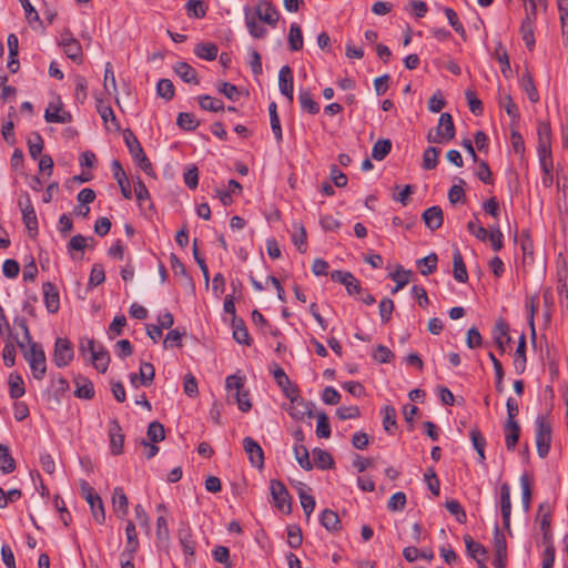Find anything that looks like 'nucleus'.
Instances as JSON below:
<instances>
[{
    "instance_id": "nucleus-1",
    "label": "nucleus",
    "mask_w": 568,
    "mask_h": 568,
    "mask_svg": "<svg viewBox=\"0 0 568 568\" xmlns=\"http://www.w3.org/2000/svg\"><path fill=\"white\" fill-rule=\"evenodd\" d=\"M18 325L23 331L24 341L29 344V348L26 347L23 341H17L19 348L23 352L26 361L29 363L32 371V375L36 379L41 381L47 372L45 354L41 344L32 342L30 331L27 322L23 318L17 321Z\"/></svg>"
},
{
    "instance_id": "nucleus-2",
    "label": "nucleus",
    "mask_w": 568,
    "mask_h": 568,
    "mask_svg": "<svg viewBox=\"0 0 568 568\" xmlns=\"http://www.w3.org/2000/svg\"><path fill=\"white\" fill-rule=\"evenodd\" d=\"M124 142L129 149L136 165L148 175H154L153 166L144 153V150L139 142L138 138L131 130H126L123 133Z\"/></svg>"
},
{
    "instance_id": "nucleus-3",
    "label": "nucleus",
    "mask_w": 568,
    "mask_h": 568,
    "mask_svg": "<svg viewBox=\"0 0 568 568\" xmlns=\"http://www.w3.org/2000/svg\"><path fill=\"white\" fill-rule=\"evenodd\" d=\"M80 489L82 497L90 505L93 518L98 524L105 520V511L101 497L94 491L87 480H80Z\"/></svg>"
},
{
    "instance_id": "nucleus-4",
    "label": "nucleus",
    "mask_w": 568,
    "mask_h": 568,
    "mask_svg": "<svg viewBox=\"0 0 568 568\" xmlns=\"http://www.w3.org/2000/svg\"><path fill=\"white\" fill-rule=\"evenodd\" d=\"M551 425L545 416H538L536 419V446L540 458H545L550 450Z\"/></svg>"
},
{
    "instance_id": "nucleus-5",
    "label": "nucleus",
    "mask_w": 568,
    "mask_h": 568,
    "mask_svg": "<svg viewBox=\"0 0 568 568\" xmlns=\"http://www.w3.org/2000/svg\"><path fill=\"white\" fill-rule=\"evenodd\" d=\"M270 490L275 506L282 513L290 514L292 510L291 496L285 485L281 480L272 479Z\"/></svg>"
},
{
    "instance_id": "nucleus-6",
    "label": "nucleus",
    "mask_w": 568,
    "mask_h": 568,
    "mask_svg": "<svg viewBox=\"0 0 568 568\" xmlns=\"http://www.w3.org/2000/svg\"><path fill=\"white\" fill-rule=\"evenodd\" d=\"M74 357L73 345L68 338L55 339L53 362L58 367L68 366Z\"/></svg>"
},
{
    "instance_id": "nucleus-7",
    "label": "nucleus",
    "mask_w": 568,
    "mask_h": 568,
    "mask_svg": "<svg viewBox=\"0 0 568 568\" xmlns=\"http://www.w3.org/2000/svg\"><path fill=\"white\" fill-rule=\"evenodd\" d=\"M287 398L290 399V405L286 407V412L293 419L302 420L306 416H312L311 404L304 400L300 392L292 394Z\"/></svg>"
},
{
    "instance_id": "nucleus-8",
    "label": "nucleus",
    "mask_w": 568,
    "mask_h": 568,
    "mask_svg": "<svg viewBox=\"0 0 568 568\" xmlns=\"http://www.w3.org/2000/svg\"><path fill=\"white\" fill-rule=\"evenodd\" d=\"M499 506L503 517L504 528L508 535H511L510 516H511V499H510V486L504 483L499 487Z\"/></svg>"
},
{
    "instance_id": "nucleus-9",
    "label": "nucleus",
    "mask_w": 568,
    "mask_h": 568,
    "mask_svg": "<svg viewBox=\"0 0 568 568\" xmlns=\"http://www.w3.org/2000/svg\"><path fill=\"white\" fill-rule=\"evenodd\" d=\"M331 278L334 282L343 284L349 295L362 293L359 281L351 272L336 270L331 273Z\"/></svg>"
},
{
    "instance_id": "nucleus-10",
    "label": "nucleus",
    "mask_w": 568,
    "mask_h": 568,
    "mask_svg": "<svg viewBox=\"0 0 568 568\" xmlns=\"http://www.w3.org/2000/svg\"><path fill=\"white\" fill-rule=\"evenodd\" d=\"M243 448L248 456L251 464L261 469L264 466V452L261 445L252 437H245L243 439Z\"/></svg>"
},
{
    "instance_id": "nucleus-11",
    "label": "nucleus",
    "mask_w": 568,
    "mask_h": 568,
    "mask_svg": "<svg viewBox=\"0 0 568 568\" xmlns=\"http://www.w3.org/2000/svg\"><path fill=\"white\" fill-rule=\"evenodd\" d=\"M551 518L552 514L549 504H540L537 511V519L539 520L540 530L542 531L544 542H551Z\"/></svg>"
},
{
    "instance_id": "nucleus-12",
    "label": "nucleus",
    "mask_w": 568,
    "mask_h": 568,
    "mask_svg": "<svg viewBox=\"0 0 568 568\" xmlns=\"http://www.w3.org/2000/svg\"><path fill=\"white\" fill-rule=\"evenodd\" d=\"M44 119L48 123H68L71 121V115L63 111L60 98H57V101L49 103Z\"/></svg>"
},
{
    "instance_id": "nucleus-13",
    "label": "nucleus",
    "mask_w": 568,
    "mask_h": 568,
    "mask_svg": "<svg viewBox=\"0 0 568 568\" xmlns=\"http://www.w3.org/2000/svg\"><path fill=\"white\" fill-rule=\"evenodd\" d=\"M42 292L48 312L51 314L57 313L60 307V295L57 286L51 282H45L42 284Z\"/></svg>"
},
{
    "instance_id": "nucleus-14",
    "label": "nucleus",
    "mask_w": 568,
    "mask_h": 568,
    "mask_svg": "<svg viewBox=\"0 0 568 568\" xmlns=\"http://www.w3.org/2000/svg\"><path fill=\"white\" fill-rule=\"evenodd\" d=\"M110 447L113 455H120L123 452L124 434L118 420L110 422L109 428Z\"/></svg>"
},
{
    "instance_id": "nucleus-15",
    "label": "nucleus",
    "mask_w": 568,
    "mask_h": 568,
    "mask_svg": "<svg viewBox=\"0 0 568 568\" xmlns=\"http://www.w3.org/2000/svg\"><path fill=\"white\" fill-rule=\"evenodd\" d=\"M422 219L425 225L430 231H436L442 227L444 222L443 210L438 205H434L424 211Z\"/></svg>"
},
{
    "instance_id": "nucleus-16",
    "label": "nucleus",
    "mask_w": 568,
    "mask_h": 568,
    "mask_svg": "<svg viewBox=\"0 0 568 568\" xmlns=\"http://www.w3.org/2000/svg\"><path fill=\"white\" fill-rule=\"evenodd\" d=\"M436 134L444 140V142L450 141L455 136V125L453 116L449 113H442L437 126Z\"/></svg>"
},
{
    "instance_id": "nucleus-17",
    "label": "nucleus",
    "mask_w": 568,
    "mask_h": 568,
    "mask_svg": "<svg viewBox=\"0 0 568 568\" xmlns=\"http://www.w3.org/2000/svg\"><path fill=\"white\" fill-rule=\"evenodd\" d=\"M534 17L535 11L530 10L527 12L526 18L523 20L520 26V34L525 45L531 50L535 47V36H534Z\"/></svg>"
},
{
    "instance_id": "nucleus-18",
    "label": "nucleus",
    "mask_w": 568,
    "mask_h": 568,
    "mask_svg": "<svg viewBox=\"0 0 568 568\" xmlns=\"http://www.w3.org/2000/svg\"><path fill=\"white\" fill-rule=\"evenodd\" d=\"M113 510L121 519L129 513V499L121 487H115L112 494Z\"/></svg>"
},
{
    "instance_id": "nucleus-19",
    "label": "nucleus",
    "mask_w": 568,
    "mask_h": 568,
    "mask_svg": "<svg viewBox=\"0 0 568 568\" xmlns=\"http://www.w3.org/2000/svg\"><path fill=\"white\" fill-rule=\"evenodd\" d=\"M256 14L260 21H263L271 27H275L280 18V13L275 7L267 2H262L257 6Z\"/></svg>"
},
{
    "instance_id": "nucleus-20",
    "label": "nucleus",
    "mask_w": 568,
    "mask_h": 568,
    "mask_svg": "<svg viewBox=\"0 0 568 568\" xmlns=\"http://www.w3.org/2000/svg\"><path fill=\"white\" fill-rule=\"evenodd\" d=\"M273 376L277 386L282 389L286 397H291L292 394L298 393L297 386L292 384L291 379L282 367H276L273 371Z\"/></svg>"
},
{
    "instance_id": "nucleus-21",
    "label": "nucleus",
    "mask_w": 568,
    "mask_h": 568,
    "mask_svg": "<svg viewBox=\"0 0 568 568\" xmlns=\"http://www.w3.org/2000/svg\"><path fill=\"white\" fill-rule=\"evenodd\" d=\"M74 396L81 399H92L94 397V387L93 383L84 377V376H78L74 378Z\"/></svg>"
},
{
    "instance_id": "nucleus-22",
    "label": "nucleus",
    "mask_w": 568,
    "mask_h": 568,
    "mask_svg": "<svg viewBox=\"0 0 568 568\" xmlns=\"http://www.w3.org/2000/svg\"><path fill=\"white\" fill-rule=\"evenodd\" d=\"M508 332V324L503 320L497 321L493 328V336L495 343L497 344L501 353L505 352V345L510 342V336Z\"/></svg>"
},
{
    "instance_id": "nucleus-23",
    "label": "nucleus",
    "mask_w": 568,
    "mask_h": 568,
    "mask_svg": "<svg viewBox=\"0 0 568 568\" xmlns=\"http://www.w3.org/2000/svg\"><path fill=\"white\" fill-rule=\"evenodd\" d=\"M504 433H505V442H506V448L508 450H514L519 436H520V426L518 422L516 420H506L504 425Z\"/></svg>"
},
{
    "instance_id": "nucleus-24",
    "label": "nucleus",
    "mask_w": 568,
    "mask_h": 568,
    "mask_svg": "<svg viewBox=\"0 0 568 568\" xmlns=\"http://www.w3.org/2000/svg\"><path fill=\"white\" fill-rule=\"evenodd\" d=\"M232 328L233 337L239 344L247 346L251 345L252 338L250 337L246 325L242 318L234 316V318H232Z\"/></svg>"
},
{
    "instance_id": "nucleus-25",
    "label": "nucleus",
    "mask_w": 568,
    "mask_h": 568,
    "mask_svg": "<svg viewBox=\"0 0 568 568\" xmlns=\"http://www.w3.org/2000/svg\"><path fill=\"white\" fill-rule=\"evenodd\" d=\"M453 266L454 278L459 283H466L468 281V273L463 255L458 248H455L453 253Z\"/></svg>"
},
{
    "instance_id": "nucleus-26",
    "label": "nucleus",
    "mask_w": 568,
    "mask_h": 568,
    "mask_svg": "<svg viewBox=\"0 0 568 568\" xmlns=\"http://www.w3.org/2000/svg\"><path fill=\"white\" fill-rule=\"evenodd\" d=\"M298 101L302 111L313 115L320 112V103L313 99L310 90L301 88L298 93Z\"/></svg>"
},
{
    "instance_id": "nucleus-27",
    "label": "nucleus",
    "mask_w": 568,
    "mask_h": 568,
    "mask_svg": "<svg viewBox=\"0 0 568 568\" xmlns=\"http://www.w3.org/2000/svg\"><path fill=\"white\" fill-rule=\"evenodd\" d=\"M526 336L521 334L515 352L514 368L517 374H523L526 369Z\"/></svg>"
},
{
    "instance_id": "nucleus-28",
    "label": "nucleus",
    "mask_w": 568,
    "mask_h": 568,
    "mask_svg": "<svg viewBox=\"0 0 568 568\" xmlns=\"http://www.w3.org/2000/svg\"><path fill=\"white\" fill-rule=\"evenodd\" d=\"M178 537L186 558L192 557L194 555L195 544L192 539V532L190 527H181L178 531Z\"/></svg>"
},
{
    "instance_id": "nucleus-29",
    "label": "nucleus",
    "mask_w": 568,
    "mask_h": 568,
    "mask_svg": "<svg viewBox=\"0 0 568 568\" xmlns=\"http://www.w3.org/2000/svg\"><path fill=\"white\" fill-rule=\"evenodd\" d=\"M8 50H9V61L8 69L9 71H18L19 62L16 59L19 52V39L14 33H10L7 39Z\"/></svg>"
},
{
    "instance_id": "nucleus-30",
    "label": "nucleus",
    "mask_w": 568,
    "mask_h": 568,
    "mask_svg": "<svg viewBox=\"0 0 568 568\" xmlns=\"http://www.w3.org/2000/svg\"><path fill=\"white\" fill-rule=\"evenodd\" d=\"M320 521L328 531L332 532L338 531L342 528L338 515L331 509L322 511Z\"/></svg>"
},
{
    "instance_id": "nucleus-31",
    "label": "nucleus",
    "mask_w": 568,
    "mask_h": 568,
    "mask_svg": "<svg viewBox=\"0 0 568 568\" xmlns=\"http://www.w3.org/2000/svg\"><path fill=\"white\" fill-rule=\"evenodd\" d=\"M91 363L100 373H105L110 364V355L103 346H99V349L90 357Z\"/></svg>"
},
{
    "instance_id": "nucleus-32",
    "label": "nucleus",
    "mask_w": 568,
    "mask_h": 568,
    "mask_svg": "<svg viewBox=\"0 0 568 568\" xmlns=\"http://www.w3.org/2000/svg\"><path fill=\"white\" fill-rule=\"evenodd\" d=\"M519 84L521 89L527 93V97L530 102L536 103L539 101V93L536 89V85L530 73L523 74L519 79Z\"/></svg>"
},
{
    "instance_id": "nucleus-33",
    "label": "nucleus",
    "mask_w": 568,
    "mask_h": 568,
    "mask_svg": "<svg viewBox=\"0 0 568 568\" xmlns=\"http://www.w3.org/2000/svg\"><path fill=\"white\" fill-rule=\"evenodd\" d=\"M268 113H270V122H271L272 132H273L276 141L282 142L283 132H282L280 116L277 113V104L275 102L270 103Z\"/></svg>"
},
{
    "instance_id": "nucleus-34",
    "label": "nucleus",
    "mask_w": 568,
    "mask_h": 568,
    "mask_svg": "<svg viewBox=\"0 0 568 568\" xmlns=\"http://www.w3.org/2000/svg\"><path fill=\"white\" fill-rule=\"evenodd\" d=\"M278 87L283 95H285L290 103L294 100L293 73H278Z\"/></svg>"
},
{
    "instance_id": "nucleus-35",
    "label": "nucleus",
    "mask_w": 568,
    "mask_h": 568,
    "mask_svg": "<svg viewBox=\"0 0 568 568\" xmlns=\"http://www.w3.org/2000/svg\"><path fill=\"white\" fill-rule=\"evenodd\" d=\"M538 160L541 169L554 168L551 143H540L537 146Z\"/></svg>"
},
{
    "instance_id": "nucleus-36",
    "label": "nucleus",
    "mask_w": 568,
    "mask_h": 568,
    "mask_svg": "<svg viewBox=\"0 0 568 568\" xmlns=\"http://www.w3.org/2000/svg\"><path fill=\"white\" fill-rule=\"evenodd\" d=\"M219 48L216 44L211 42L205 43H199L195 49L194 53L204 60L212 61L217 57Z\"/></svg>"
},
{
    "instance_id": "nucleus-37",
    "label": "nucleus",
    "mask_w": 568,
    "mask_h": 568,
    "mask_svg": "<svg viewBox=\"0 0 568 568\" xmlns=\"http://www.w3.org/2000/svg\"><path fill=\"white\" fill-rule=\"evenodd\" d=\"M314 463L320 469H331L334 466V459L329 453L321 448L313 449Z\"/></svg>"
},
{
    "instance_id": "nucleus-38",
    "label": "nucleus",
    "mask_w": 568,
    "mask_h": 568,
    "mask_svg": "<svg viewBox=\"0 0 568 568\" xmlns=\"http://www.w3.org/2000/svg\"><path fill=\"white\" fill-rule=\"evenodd\" d=\"M392 150V141L388 139H381L376 141L372 149V156L376 161L384 160Z\"/></svg>"
},
{
    "instance_id": "nucleus-39",
    "label": "nucleus",
    "mask_w": 568,
    "mask_h": 568,
    "mask_svg": "<svg viewBox=\"0 0 568 568\" xmlns=\"http://www.w3.org/2000/svg\"><path fill=\"white\" fill-rule=\"evenodd\" d=\"M0 470L3 474H10L16 469V460L10 455L9 447L0 444Z\"/></svg>"
},
{
    "instance_id": "nucleus-40",
    "label": "nucleus",
    "mask_w": 568,
    "mask_h": 568,
    "mask_svg": "<svg viewBox=\"0 0 568 568\" xmlns=\"http://www.w3.org/2000/svg\"><path fill=\"white\" fill-rule=\"evenodd\" d=\"M293 450H294L296 462L303 469H305V470L313 469V464L310 459L308 449L304 445L295 444Z\"/></svg>"
},
{
    "instance_id": "nucleus-41",
    "label": "nucleus",
    "mask_w": 568,
    "mask_h": 568,
    "mask_svg": "<svg viewBox=\"0 0 568 568\" xmlns=\"http://www.w3.org/2000/svg\"><path fill=\"white\" fill-rule=\"evenodd\" d=\"M197 99L201 109L204 111L219 112L224 110L223 101L217 98H213L211 95H200Z\"/></svg>"
},
{
    "instance_id": "nucleus-42",
    "label": "nucleus",
    "mask_w": 568,
    "mask_h": 568,
    "mask_svg": "<svg viewBox=\"0 0 568 568\" xmlns=\"http://www.w3.org/2000/svg\"><path fill=\"white\" fill-rule=\"evenodd\" d=\"M389 276L396 283V286L392 290V294H395L408 284L410 271L404 270L402 266H398L395 270V272L390 273Z\"/></svg>"
},
{
    "instance_id": "nucleus-43",
    "label": "nucleus",
    "mask_w": 568,
    "mask_h": 568,
    "mask_svg": "<svg viewBox=\"0 0 568 568\" xmlns=\"http://www.w3.org/2000/svg\"><path fill=\"white\" fill-rule=\"evenodd\" d=\"M22 220L29 231L30 236L34 237L38 234V219L34 207L22 210Z\"/></svg>"
},
{
    "instance_id": "nucleus-44",
    "label": "nucleus",
    "mask_w": 568,
    "mask_h": 568,
    "mask_svg": "<svg viewBox=\"0 0 568 568\" xmlns=\"http://www.w3.org/2000/svg\"><path fill=\"white\" fill-rule=\"evenodd\" d=\"M520 486H521V503L525 511L530 509L531 504V484L527 474L520 476Z\"/></svg>"
},
{
    "instance_id": "nucleus-45",
    "label": "nucleus",
    "mask_w": 568,
    "mask_h": 568,
    "mask_svg": "<svg viewBox=\"0 0 568 568\" xmlns=\"http://www.w3.org/2000/svg\"><path fill=\"white\" fill-rule=\"evenodd\" d=\"M10 396L13 399L22 397L26 393L24 383L20 375L10 374L9 377Z\"/></svg>"
},
{
    "instance_id": "nucleus-46",
    "label": "nucleus",
    "mask_w": 568,
    "mask_h": 568,
    "mask_svg": "<svg viewBox=\"0 0 568 568\" xmlns=\"http://www.w3.org/2000/svg\"><path fill=\"white\" fill-rule=\"evenodd\" d=\"M383 427L388 434H393L397 427V413L393 406H385L383 409Z\"/></svg>"
},
{
    "instance_id": "nucleus-47",
    "label": "nucleus",
    "mask_w": 568,
    "mask_h": 568,
    "mask_svg": "<svg viewBox=\"0 0 568 568\" xmlns=\"http://www.w3.org/2000/svg\"><path fill=\"white\" fill-rule=\"evenodd\" d=\"M440 153V149L435 146H428L423 154V168L425 170H433L438 164V155Z\"/></svg>"
},
{
    "instance_id": "nucleus-48",
    "label": "nucleus",
    "mask_w": 568,
    "mask_h": 568,
    "mask_svg": "<svg viewBox=\"0 0 568 568\" xmlns=\"http://www.w3.org/2000/svg\"><path fill=\"white\" fill-rule=\"evenodd\" d=\"M138 376L140 378L141 385L150 386L153 383L155 376L154 366L148 362L141 363Z\"/></svg>"
},
{
    "instance_id": "nucleus-49",
    "label": "nucleus",
    "mask_w": 568,
    "mask_h": 568,
    "mask_svg": "<svg viewBox=\"0 0 568 568\" xmlns=\"http://www.w3.org/2000/svg\"><path fill=\"white\" fill-rule=\"evenodd\" d=\"M146 436L148 439L152 443L162 442L165 438L164 426L158 420L150 423L148 426Z\"/></svg>"
},
{
    "instance_id": "nucleus-50",
    "label": "nucleus",
    "mask_w": 568,
    "mask_h": 568,
    "mask_svg": "<svg viewBox=\"0 0 568 568\" xmlns=\"http://www.w3.org/2000/svg\"><path fill=\"white\" fill-rule=\"evenodd\" d=\"M176 123L181 129L186 131H193L200 125V122L194 114L189 112H181L178 116Z\"/></svg>"
},
{
    "instance_id": "nucleus-51",
    "label": "nucleus",
    "mask_w": 568,
    "mask_h": 568,
    "mask_svg": "<svg viewBox=\"0 0 568 568\" xmlns=\"http://www.w3.org/2000/svg\"><path fill=\"white\" fill-rule=\"evenodd\" d=\"M437 255L435 253H430L429 255L418 260L417 264L420 268V273L423 275H429L434 273L437 268Z\"/></svg>"
},
{
    "instance_id": "nucleus-52",
    "label": "nucleus",
    "mask_w": 568,
    "mask_h": 568,
    "mask_svg": "<svg viewBox=\"0 0 568 568\" xmlns=\"http://www.w3.org/2000/svg\"><path fill=\"white\" fill-rule=\"evenodd\" d=\"M185 9L189 17L203 18L206 14L207 7L202 0H189Z\"/></svg>"
},
{
    "instance_id": "nucleus-53",
    "label": "nucleus",
    "mask_w": 568,
    "mask_h": 568,
    "mask_svg": "<svg viewBox=\"0 0 568 568\" xmlns=\"http://www.w3.org/2000/svg\"><path fill=\"white\" fill-rule=\"evenodd\" d=\"M288 43L292 50L297 51L303 48V34L298 24L292 23L288 33Z\"/></svg>"
},
{
    "instance_id": "nucleus-54",
    "label": "nucleus",
    "mask_w": 568,
    "mask_h": 568,
    "mask_svg": "<svg viewBox=\"0 0 568 568\" xmlns=\"http://www.w3.org/2000/svg\"><path fill=\"white\" fill-rule=\"evenodd\" d=\"M499 105L505 109L506 113L513 119V120H518L520 114H519V109L517 106V104L513 101V98L510 97V94H505L503 97L499 98Z\"/></svg>"
},
{
    "instance_id": "nucleus-55",
    "label": "nucleus",
    "mask_w": 568,
    "mask_h": 568,
    "mask_svg": "<svg viewBox=\"0 0 568 568\" xmlns=\"http://www.w3.org/2000/svg\"><path fill=\"white\" fill-rule=\"evenodd\" d=\"M88 242L95 243V240L92 236L85 237L81 234L74 235L68 243V252L72 253L73 251H83L88 247Z\"/></svg>"
},
{
    "instance_id": "nucleus-56",
    "label": "nucleus",
    "mask_w": 568,
    "mask_h": 568,
    "mask_svg": "<svg viewBox=\"0 0 568 568\" xmlns=\"http://www.w3.org/2000/svg\"><path fill=\"white\" fill-rule=\"evenodd\" d=\"M125 536L126 544L125 546L130 547V551H138L139 549V538L136 528L133 521L129 520L125 527Z\"/></svg>"
},
{
    "instance_id": "nucleus-57",
    "label": "nucleus",
    "mask_w": 568,
    "mask_h": 568,
    "mask_svg": "<svg viewBox=\"0 0 568 568\" xmlns=\"http://www.w3.org/2000/svg\"><path fill=\"white\" fill-rule=\"evenodd\" d=\"M156 93L160 98L170 101L174 97V85L169 79H161L156 84Z\"/></svg>"
},
{
    "instance_id": "nucleus-58",
    "label": "nucleus",
    "mask_w": 568,
    "mask_h": 568,
    "mask_svg": "<svg viewBox=\"0 0 568 568\" xmlns=\"http://www.w3.org/2000/svg\"><path fill=\"white\" fill-rule=\"evenodd\" d=\"M29 153L32 159H38L43 149V139L39 133H33L28 139Z\"/></svg>"
},
{
    "instance_id": "nucleus-59",
    "label": "nucleus",
    "mask_w": 568,
    "mask_h": 568,
    "mask_svg": "<svg viewBox=\"0 0 568 568\" xmlns=\"http://www.w3.org/2000/svg\"><path fill=\"white\" fill-rule=\"evenodd\" d=\"M424 480L434 496H438L440 493V481L436 475L434 467L427 468L424 474Z\"/></svg>"
},
{
    "instance_id": "nucleus-60",
    "label": "nucleus",
    "mask_w": 568,
    "mask_h": 568,
    "mask_svg": "<svg viewBox=\"0 0 568 568\" xmlns=\"http://www.w3.org/2000/svg\"><path fill=\"white\" fill-rule=\"evenodd\" d=\"M316 436L320 438H328L331 436V425L325 413L317 415Z\"/></svg>"
},
{
    "instance_id": "nucleus-61",
    "label": "nucleus",
    "mask_w": 568,
    "mask_h": 568,
    "mask_svg": "<svg viewBox=\"0 0 568 568\" xmlns=\"http://www.w3.org/2000/svg\"><path fill=\"white\" fill-rule=\"evenodd\" d=\"M303 542L302 530L298 526L291 525L287 527V544L291 548H298Z\"/></svg>"
},
{
    "instance_id": "nucleus-62",
    "label": "nucleus",
    "mask_w": 568,
    "mask_h": 568,
    "mask_svg": "<svg viewBox=\"0 0 568 568\" xmlns=\"http://www.w3.org/2000/svg\"><path fill=\"white\" fill-rule=\"evenodd\" d=\"M97 109L104 123L110 121L116 129H119V123L113 109L109 104H104L102 101H99Z\"/></svg>"
},
{
    "instance_id": "nucleus-63",
    "label": "nucleus",
    "mask_w": 568,
    "mask_h": 568,
    "mask_svg": "<svg viewBox=\"0 0 568 568\" xmlns=\"http://www.w3.org/2000/svg\"><path fill=\"white\" fill-rule=\"evenodd\" d=\"M64 47V53L68 58L72 59L73 61H77L81 54V45L75 39H69L65 42H63Z\"/></svg>"
},
{
    "instance_id": "nucleus-64",
    "label": "nucleus",
    "mask_w": 568,
    "mask_h": 568,
    "mask_svg": "<svg viewBox=\"0 0 568 568\" xmlns=\"http://www.w3.org/2000/svg\"><path fill=\"white\" fill-rule=\"evenodd\" d=\"M105 281L104 268L101 264H94L90 272L89 285L95 287Z\"/></svg>"
}]
</instances>
